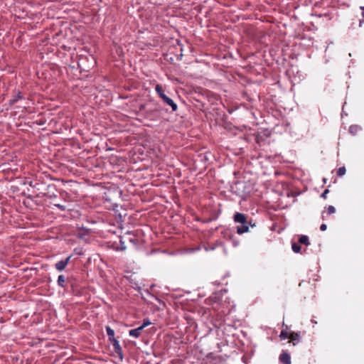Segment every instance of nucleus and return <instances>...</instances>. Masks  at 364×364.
I'll return each mask as SVG.
<instances>
[{
    "label": "nucleus",
    "mask_w": 364,
    "mask_h": 364,
    "mask_svg": "<svg viewBox=\"0 0 364 364\" xmlns=\"http://www.w3.org/2000/svg\"><path fill=\"white\" fill-rule=\"evenodd\" d=\"M71 257H72V255H70V256L67 257L65 259H63V260H60V261H58V262H56L55 264V269L59 272L63 271L66 268L68 264H69Z\"/></svg>",
    "instance_id": "obj_1"
},
{
    "label": "nucleus",
    "mask_w": 364,
    "mask_h": 364,
    "mask_svg": "<svg viewBox=\"0 0 364 364\" xmlns=\"http://www.w3.org/2000/svg\"><path fill=\"white\" fill-rule=\"evenodd\" d=\"M109 341L111 342V344L113 347L114 352L118 355V356L120 358V359L122 360L123 353H122V349L120 346L119 342L116 338H113L112 340H110Z\"/></svg>",
    "instance_id": "obj_2"
},
{
    "label": "nucleus",
    "mask_w": 364,
    "mask_h": 364,
    "mask_svg": "<svg viewBox=\"0 0 364 364\" xmlns=\"http://www.w3.org/2000/svg\"><path fill=\"white\" fill-rule=\"evenodd\" d=\"M23 99V95L19 90H14L12 98L9 100V105H13L18 100Z\"/></svg>",
    "instance_id": "obj_3"
},
{
    "label": "nucleus",
    "mask_w": 364,
    "mask_h": 364,
    "mask_svg": "<svg viewBox=\"0 0 364 364\" xmlns=\"http://www.w3.org/2000/svg\"><path fill=\"white\" fill-rule=\"evenodd\" d=\"M234 220H235V222L239 223L241 224L247 223L246 215L241 213H236L234 215Z\"/></svg>",
    "instance_id": "obj_4"
},
{
    "label": "nucleus",
    "mask_w": 364,
    "mask_h": 364,
    "mask_svg": "<svg viewBox=\"0 0 364 364\" xmlns=\"http://www.w3.org/2000/svg\"><path fill=\"white\" fill-rule=\"evenodd\" d=\"M163 101L171 107L172 112H176L178 109L177 105L168 96L162 97Z\"/></svg>",
    "instance_id": "obj_5"
},
{
    "label": "nucleus",
    "mask_w": 364,
    "mask_h": 364,
    "mask_svg": "<svg viewBox=\"0 0 364 364\" xmlns=\"http://www.w3.org/2000/svg\"><path fill=\"white\" fill-rule=\"evenodd\" d=\"M279 361L283 364H291L290 355L286 351H282L279 355Z\"/></svg>",
    "instance_id": "obj_6"
},
{
    "label": "nucleus",
    "mask_w": 364,
    "mask_h": 364,
    "mask_svg": "<svg viewBox=\"0 0 364 364\" xmlns=\"http://www.w3.org/2000/svg\"><path fill=\"white\" fill-rule=\"evenodd\" d=\"M289 342L292 343L294 346L296 345L300 341V334L299 333L292 332L289 335Z\"/></svg>",
    "instance_id": "obj_7"
},
{
    "label": "nucleus",
    "mask_w": 364,
    "mask_h": 364,
    "mask_svg": "<svg viewBox=\"0 0 364 364\" xmlns=\"http://www.w3.org/2000/svg\"><path fill=\"white\" fill-rule=\"evenodd\" d=\"M143 331V328L139 326L136 328H134V329H132L129 331V335L131 336V337H134V338H139L141 334V332Z\"/></svg>",
    "instance_id": "obj_8"
},
{
    "label": "nucleus",
    "mask_w": 364,
    "mask_h": 364,
    "mask_svg": "<svg viewBox=\"0 0 364 364\" xmlns=\"http://www.w3.org/2000/svg\"><path fill=\"white\" fill-rule=\"evenodd\" d=\"M58 285L62 288H65L66 287V278L63 274H60L58 277L57 280Z\"/></svg>",
    "instance_id": "obj_9"
},
{
    "label": "nucleus",
    "mask_w": 364,
    "mask_h": 364,
    "mask_svg": "<svg viewBox=\"0 0 364 364\" xmlns=\"http://www.w3.org/2000/svg\"><path fill=\"white\" fill-rule=\"evenodd\" d=\"M247 223L242 224L240 226L237 227V232L242 235L249 231V227L247 225Z\"/></svg>",
    "instance_id": "obj_10"
},
{
    "label": "nucleus",
    "mask_w": 364,
    "mask_h": 364,
    "mask_svg": "<svg viewBox=\"0 0 364 364\" xmlns=\"http://www.w3.org/2000/svg\"><path fill=\"white\" fill-rule=\"evenodd\" d=\"M335 212H336V208L333 205H329L327 208L326 213H325V212L322 213V219L325 220V218H326L325 213H326L327 215H331V214L334 213Z\"/></svg>",
    "instance_id": "obj_11"
},
{
    "label": "nucleus",
    "mask_w": 364,
    "mask_h": 364,
    "mask_svg": "<svg viewBox=\"0 0 364 364\" xmlns=\"http://www.w3.org/2000/svg\"><path fill=\"white\" fill-rule=\"evenodd\" d=\"M155 90L161 99H162L163 96H166V95L164 94V90H163V87L161 85H159V84L156 85L155 87Z\"/></svg>",
    "instance_id": "obj_12"
},
{
    "label": "nucleus",
    "mask_w": 364,
    "mask_h": 364,
    "mask_svg": "<svg viewBox=\"0 0 364 364\" xmlns=\"http://www.w3.org/2000/svg\"><path fill=\"white\" fill-rule=\"evenodd\" d=\"M107 334L109 336V340H112L114 338V331L109 326H106Z\"/></svg>",
    "instance_id": "obj_13"
},
{
    "label": "nucleus",
    "mask_w": 364,
    "mask_h": 364,
    "mask_svg": "<svg viewBox=\"0 0 364 364\" xmlns=\"http://www.w3.org/2000/svg\"><path fill=\"white\" fill-rule=\"evenodd\" d=\"M299 242L300 244L309 245V237L306 235H301V236H300V237L299 239Z\"/></svg>",
    "instance_id": "obj_14"
},
{
    "label": "nucleus",
    "mask_w": 364,
    "mask_h": 364,
    "mask_svg": "<svg viewBox=\"0 0 364 364\" xmlns=\"http://www.w3.org/2000/svg\"><path fill=\"white\" fill-rule=\"evenodd\" d=\"M291 248H292V250L296 253H299L301 251V246L299 243H296V242L292 243Z\"/></svg>",
    "instance_id": "obj_15"
},
{
    "label": "nucleus",
    "mask_w": 364,
    "mask_h": 364,
    "mask_svg": "<svg viewBox=\"0 0 364 364\" xmlns=\"http://www.w3.org/2000/svg\"><path fill=\"white\" fill-rule=\"evenodd\" d=\"M289 335H290V333H289L286 330H282L280 333L279 337L281 339L285 340V339L289 338Z\"/></svg>",
    "instance_id": "obj_16"
},
{
    "label": "nucleus",
    "mask_w": 364,
    "mask_h": 364,
    "mask_svg": "<svg viewBox=\"0 0 364 364\" xmlns=\"http://www.w3.org/2000/svg\"><path fill=\"white\" fill-rule=\"evenodd\" d=\"M346 169L344 166L340 167L337 171V175L338 176H343L346 174Z\"/></svg>",
    "instance_id": "obj_17"
},
{
    "label": "nucleus",
    "mask_w": 364,
    "mask_h": 364,
    "mask_svg": "<svg viewBox=\"0 0 364 364\" xmlns=\"http://www.w3.org/2000/svg\"><path fill=\"white\" fill-rule=\"evenodd\" d=\"M150 324H151L150 321L149 319H146V320H144L142 325L140 326L144 329L145 327L149 326Z\"/></svg>",
    "instance_id": "obj_18"
},
{
    "label": "nucleus",
    "mask_w": 364,
    "mask_h": 364,
    "mask_svg": "<svg viewBox=\"0 0 364 364\" xmlns=\"http://www.w3.org/2000/svg\"><path fill=\"white\" fill-rule=\"evenodd\" d=\"M54 205L62 211H65L66 210V207L65 205L60 204H54Z\"/></svg>",
    "instance_id": "obj_19"
},
{
    "label": "nucleus",
    "mask_w": 364,
    "mask_h": 364,
    "mask_svg": "<svg viewBox=\"0 0 364 364\" xmlns=\"http://www.w3.org/2000/svg\"><path fill=\"white\" fill-rule=\"evenodd\" d=\"M329 191L328 189H326L321 194V197L323 198L324 199L326 198L327 197V194L328 193Z\"/></svg>",
    "instance_id": "obj_20"
},
{
    "label": "nucleus",
    "mask_w": 364,
    "mask_h": 364,
    "mask_svg": "<svg viewBox=\"0 0 364 364\" xmlns=\"http://www.w3.org/2000/svg\"><path fill=\"white\" fill-rule=\"evenodd\" d=\"M266 38H267V36H264H264H262V39L259 41V43H262V44H265V46H267V44H268V43H267L265 41H263V39H265Z\"/></svg>",
    "instance_id": "obj_21"
},
{
    "label": "nucleus",
    "mask_w": 364,
    "mask_h": 364,
    "mask_svg": "<svg viewBox=\"0 0 364 364\" xmlns=\"http://www.w3.org/2000/svg\"><path fill=\"white\" fill-rule=\"evenodd\" d=\"M247 31L249 32V33H255V32H256L255 28L253 27H250L247 29Z\"/></svg>",
    "instance_id": "obj_22"
},
{
    "label": "nucleus",
    "mask_w": 364,
    "mask_h": 364,
    "mask_svg": "<svg viewBox=\"0 0 364 364\" xmlns=\"http://www.w3.org/2000/svg\"><path fill=\"white\" fill-rule=\"evenodd\" d=\"M327 228V226L326 224H322L321 226H320V230L321 231H325Z\"/></svg>",
    "instance_id": "obj_23"
},
{
    "label": "nucleus",
    "mask_w": 364,
    "mask_h": 364,
    "mask_svg": "<svg viewBox=\"0 0 364 364\" xmlns=\"http://www.w3.org/2000/svg\"><path fill=\"white\" fill-rule=\"evenodd\" d=\"M360 9L363 10L362 16L364 18V6H361Z\"/></svg>",
    "instance_id": "obj_24"
},
{
    "label": "nucleus",
    "mask_w": 364,
    "mask_h": 364,
    "mask_svg": "<svg viewBox=\"0 0 364 364\" xmlns=\"http://www.w3.org/2000/svg\"><path fill=\"white\" fill-rule=\"evenodd\" d=\"M186 48H187L189 51H192V48H193V47L188 46V47H186Z\"/></svg>",
    "instance_id": "obj_25"
},
{
    "label": "nucleus",
    "mask_w": 364,
    "mask_h": 364,
    "mask_svg": "<svg viewBox=\"0 0 364 364\" xmlns=\"http://www.w3.org/2000/svg\"><path fill=\"white\" fill-rule=\"evenodd\" d=\"M251 227H255V223H252L251 222L249 223Z\"/></svg>",
    "instance_id": "obj_26"
},
{
    "label": "nucleus",
    "mask_w": 364,
    "mask_h": 364,
    "mask_svg": "<svg viewBox=\"0 0 364 364\" xmlns=\"http://www.w3.org/2000/svg\"><path fill=\"white\" fill-rule=\"evenodd\" d=\"M180 50L181 51V55H183V52L184 51V49L183 47L180 48Z\"/></svg>",
    "instance_id": "obj_27"
},
{
    "label": "nucleus",
    "mask_w": 364,
    "mask_h": 364,
    "mask_svg": "<svg viewBox=\"0 0 364 364\" xmlns=\"http://www.w3.org/2000/svg\"><path fill=\"white\" fill-rule=\"evenodd\" d=\"M363 22H364V20H360V26H361L362 23H363Z\"/></svg>",
    "instance_id": "obj_28"
},
{
    "label": "nucleus",
    "mask_w": 364,
    "mask_h": 364,
    "mask_svg": "<svg viewBox=\"0 0 364 364\" xmlns=\"http://www.w3.org/2000/svg\"><path fill=\"white\" fill-rule=\"evenodd\" d=\"M176 41L177 44H178V45H179V41H178V40H177V39H176Z\"/></svg>",
    "instance_id": "obj_29"
}]
</instances>
